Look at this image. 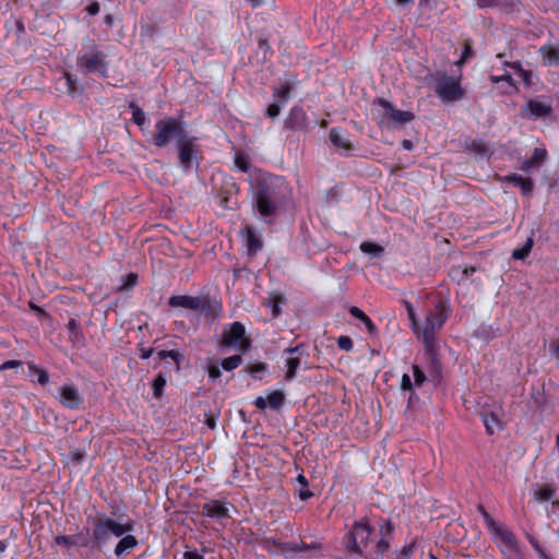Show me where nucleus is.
<instances>
[{"label":"nucleus","mask_w":559,"mask_h":559,"mask_svg":"<svg viewBox=\"0 0 559 559\" xmlns=\"http://www.w3.org/2000/svg\"><path fill=\"white\" fill-rule=\"evenodd\" d=\"M423 340L425 345V350L428 355L436 353L435 348V333H433V324L429 321V323L425 326L423 331Z\"/></svg>","instance_id":"nucleus-31"},{"label":"nucleus","mask_w":559,"mask_h":559,"mask_svg":"<svg viewBox=\"0 0 559 559\" xmlns=\"http://www.w3.org/2000/svg\"><path fill=\"white\" fill-rule=\"evenodd\" d=\"M197 141V136L188 135L176 146L179 165L183 171L198 169L200 166L198 156L200 151Z\"/></svg>","instance_id":"nucleus-8"},{"label":"nucleus","mask_w":559,"mask_h":559,"mask_svg":"<svg viewBox=\"0 0 559 559\" xmlns=\"http://www.w3.org/2000/svg\"><path fill=\"white\" fill-rule=\"evenodd\" d=\"M119 542L117 543L116 547H115V555L120 558L121 556H123L124 554L129 552L130 550H132L133 548H135L139 544L138 539L135 538V536L131 535V534H127V535H123L122 537H119Z\"/></svg>","instance_id":"nucleus-23"},{"label":"nucleus","mask_w":559,"mask_h":559,"mask_svg":"<svg viewBox=\"0 0 559 559\" xmlns=\"http://www.w3.org/2000/svg\"><path fill=\"white\" fill-rule=\"evenodd\" d=\"M72 538L74 547L87 548L91 552H93L91 527L85 526L83 530L72 535Z\"/></svg>","instance_id":"nucleus-24"},{"label":"nucleus","mask_w":559,"mask_h":559,"mask_svg":"<svg viewBox=\"0 0 559 559\" xmlns=\"http://www.w3.org/2000/svg\"><path fill=\"white\" fill-rule=\"evenodd\" d=\"M242 362V356L240 354L229 356L222 359L221 366L225 371H233L239 367Z\"/></svg>","instance_id":"nucleus-46"},{"label":"nucleus","mask_w":559,"mask_h":559,"mask_svg":"<svg viewBox=\"0 0 559 559\" xmlns=\"http://www.w3.org/2000/svg\"><path fill=\"white\" fill-rule=\"evenodd\" d=\"M284 302H285V298L281 295H276V296H271V297L266 298L263 301V305L266 308L271 309L273 319H276L280 317V314L282 312L281 305Z\"/></svg>","instance_id":"nucleus-34"},{"label":"nucleus","mask_w":559,"mask_h":559,"mask_svg":"<svg viewBox=\"0 0 559 559\" xmlns=\"http://www.w3.org/2000/svg\"><path fill=\"white\" fill-rule=\"evenodd\" d=\"M201 314L215 320L221 311L222 305L217 300H213L209 295L200 298V307L198 309Z\"/></svg>","instance_id":"nucleus-15"},{"label":"nucleus","mask_w":559,"mask_h":559,"mask_svg":"<svg viewBox=\"0 0 559 559\" xmlns=\"http://www.w3.org/2000/svg\"><path fill=\"white\" fill-rule=\"evenodd\" d=\"M28 307L32 311H34V313L37 316V318L39 319L40 322H51L52 321L51 316L46 310H44L41 307L36 305L34 301H29Z\"/></svg>","instance_id":"nucleus-50"},{"label":"nucleus","mask_w":559,"mask_h":559,"mask_svg":"<svg viewBox=\"0 0 559 559\" xmlns=\"http://www.w3.org/2000/svg\"><path fill=\"white\" fill-rule=\"evenodd\" d=\"M329 139L337 148L350 152L354 150L352 142L342 133L337 128H332L329 133Z\"/></svg>","instance_id":"nucleus-22"},{"label":"nucleus","mask_w":559,"mask_h":559,"mask_svg":"<svg viewBox=\"0 0 559 559\" xmlns=\"http://www.w3.org/2000/svg\"><path fill=\"white\" fill-rule=\"evenodd\" d=\"M170 307H181L189 310H198L200 307V297L189 295H175L168 299Z\"/></svg>","instance_id":"nucleus-17"},{"label":"nucleus","mask_w":559,"mask_h":559,"mask_svg":"<svg viewBox=\"0 0 559 559\" xmlns=\"http://www.w3.org/2000/svg\"><path fill=\"white\" fill-rule=\"evenodd\" d=\"M283 185L281 177L267 175L255 180L253 188V209L264 218L266 223H272L276 216L284 197L280 189Z\"/></svg>","instance_id":"nucleus-1"},{"label":"nucleus","mask_w":559,"mask_h":559,"mask_svg":"<svg viewBox=\"0 0 559 559\" xmlns=\"http://www.w3.org/2000/svg\"><path fill=\"white\" fill-rule=\"evenodd\" d=\"M114 525L116 528L117 537H122L123 535H127L134 531L135 521L128 519L124 523H121L114 520Z\"/></svg>","instance_id":"nucleus-44"},{"label":"nucleus","mask_w":559,"mask_h":559,"mask_svg":"<svg viewBox=\"0 0 559 559\" xmlns=\"http://www.w3.org/2000/svg\"><path fill=\"white\" fill-rule=\"evenodd\" d=\"M204 416H205L204 425L207 426L212 430L215 429L216 420L219 417V409H215V411L210 409L209 412H204Z\"/></svg>","instance_id":"nucleus-57"},{"label":"nucleus","mask_w":559,"mask_h":559,"mask_svg":"<svg viewBox=\"0 0 559 559\" xmlns=\"http://www.w3.org/2000/svg\"><path fill=\"white\" fill-rule=\"evenodd\" d=\"M155 128L156 132L153 134L151 142L159 148L167 147L174 141L177 146L189 135L186 130V122L171 116L159 119Z\"/></svg>","instance_id":"nucleus-2"},{"label":"nucleus","mask_w":559,"mask_h":559,"mask_svg":"<svg viewBox=\"0 0 559 559\" xmlns=\"http://www.w3.org/2000/svg\"><path fill=\"white\" fill-rule=\"evenodd\" d=\"M105 53L97 51L95 53H84L78 58V64L85 73L98 72L100 75L107 74V62L105 61Z\"/></svg>","instance_id":"nucleus-10"},{"label":"nucleus","mask_w":559,"mask_h":559,"mask_svg":"<svg viewBox=\"0 0 559 559\" xmlns=\"http://www.w3.org/2000/svg\"><path fill=\"white\" fill-rule=\"evenodd\" d=\"M526 538L534 548V550L537 552L539 559H550L551 557L546 554V551L540 546L539 542L531 534H526Z\"/></svg>","instance_id":"nucleus-53"},{"label":"nucleus","mask_w":559,"mask_h":559,"mask_svg":"<svg viewBox=\"0 0 559 559\" xmlns=\"http://www.w3.org/2000/svg\"><path fill=\"white\" fill-rule=\"evenodd\" d=\"M373 531L374 528L369 525L367 520L355 522L344 535L342 544L348 552L369 558L370 555L365 549L368 547L369 537Z\"/></svg>","instance_id":"nucleus-4"},{"label":"nucleus","mask_w":559,"mask_h":559,"mask_svg":"<svg viewBox=\"0 0 559 559\" xmlns=\"http://www.w3.org/2000/svg\"><path fill=\"white\" fill-rule=\"evenodd\" d=\"M372 106L381 107L382 111L378 114V124L380 127H388L394 129H401L406 123L412 122L415 119V114L409 110L396 109L392 103L383 97H377L372 102Z\"/></svg>","instance_id":"nucleus-5"},{"label":"nucleus","mask_w":559,"mask_h":559,"mask_svg":"<svg viewBox=\"0 0 559 559\" xmlns=\"http://www.w3.org/2000/svg\"><path fill=\"white\" fill-rule=\"evenodd\" d=\"M284 103H280V99H276V102L270 104L267 106V108L265 109V117L267 118H271V119H275L280 116L281 114V108H282V105Z\"/></svg>","instance_id":"nucleus-56"},{"label":"nucleus","mask_w":559,"mask_h":559,"mask_svg":"<svg viewBox=\"0 0 559 559\" xmlns=\"http://www.w3.org/2000/svg\"><path fill=\"white\" fill-rule=\"evenodd\" d=\"M55 544L70 550L74 547L72 535H58L55 537Z\"/></svg>","instance_id":"nucleus-58"},{"label":"nucleus","mask_w":559,"mask_h":559,"mask_svg":"<svg viewBox=\"0 0 559 559\" xmlns=\"http://www.w3.org/2000/svg\"><path fill=\"white\" fill-rule=\"evenodd\" d=\"M414 385L415 384L412 382L411 377L407 373H404L401 380V390L403 392H409L408 404L412 403V396L415 395Z\"/></svg>","instance_id":"nucleus-51"},{"label":"nucleus","mask_w":559,"mask_h":559,"mask_svg":"<svg viewBox=\"0 0 559 559\" xmlns=\"http://www.w3.org/2000/svg\"><path fill=\"white\" fill-rule=\"evenodd\" d=\"M359 248L364 253L372 257H381L384 253V248L372 241H364Z\"/></svg>","instance_id":"nucleus-41"},{"label":"nucleus","mask_w":559,"mask_h":559,"mask_svg":"<svg viewBox=\"0 0 559 559\" xmlns=\"http://www.w3.org/2000/svg\"><path fill=\"white\" fill-rule=\"evenodd\" d=\"M261 545L265 550H267L272 555H284L286 557H294L299 551L318 550L321 548V545L319 543H282L274 537L263 538Z\"/></svg>","instance_id":"nucleus-7"},{"label":"nucleus","mask_w":559,"mask_h":559,"mask_svg":"<svg viewBox=\"0 0 559 559\" xmlns=\"http://www.w3.org/2000/svg\"><path fill=\"white\" fill-rule=\"evenodd\" d=\"M449 276L452 281H455L457 284L464 282L462 265L452 266L449 271Z\"/></svg>","instance_id":"nucleus-63"},{"label":"nucleus","mask_w":559,"mask_h":559,"mask_svg":"<svg viewBox=\"0 0 559 559\" xmlns=\"http://www.w3.org/2000/svg\"><path fill=\"white\" fill-rule=\"evenodd\" d=\"M523 109L526 116L533 120L548 117L552 112V106L550 102H542L533 98L527 99Z\"/></svg>","instance_id":"nucleus-13"},{"label":"nucleus","mask_w":559,"mask_h":559,"mask_svg":"<svg viewBox=\"0 0 559 559\" xmlns=\"http://www.w3.org/2000/svg\"><path fill=\"white\" fill-rule=\"evenodd\" d=\"M296 84L295 79L281 81L277 86L273 87V96L280 99V103H286L290 98V92Z\"/></svg>","instance_id":"nucleus-25"},{"label":"nucleus","mask_w":559,"mask_h":559,"mask_svg":"<svg viewBox=\"0 0 559 559\" xmlns=\"http://www.w3.org/2000/svg\"><path fill=\"white\" fill-rule=\"evenodd\" d=\"M66 84H67V92L72 97H79L82 95L84 88L81 84H79V81L75 75L66 72L64 73Z\"/></svg>","instance_id":"nucleus-29"},{"label":"nucleus","mask_w":559,"mask_h":559,"mask_svg":"<svg viewBox=\"0 0 559 559\" xmlns=\"http://www.w3.org/2000/svg\"><path fill=\"white\" fill-rule=\"evenodd\" d=\"M284 129L294 132H307L310 129V121L301 106L295 105L290 108L284 120Z\"/></svg>","instance_id":"nucleus-11"},{"label":"nucleus","mask_w":559,"mask_h":559,"mask_svg":"<svg viewBox=\"0 0 559 559\" xmlns=\"http://www.w3.org/2000/svg\"><path fill=\"white\" fill-rule=\"evenodd\" d=\"M477 509L479 513L483 515L484 521L487 524V527L493 532L500 525V523L495 521V519L486 511L483 504H479Z\"/></svg>","instance_id":"nucleus-52"},{"label":"nucleus","mask_w":559,"mask_h":559,"mask_svg":"<svg viewBox=\"0 0 559 559\" xmlns=\"http://www.w3.org/2000/svg\"><path fill=\"white\" fill-rule=\"evenodd\" d=\"M429 372L431 381L439 383L442 374V364L437 356V353L429 355Z\"/></svg>","instance_id":"nucleus-30"},{"label":"nucleus","mask_w":559,"mask_h":559,"mask_svg":"<svg viewBox=\"0 0 559 559\" xmlns=\"http://www.w3.org/2000/svg\"><path fill=\"white\" fill-rule=\"evenodd\" d=\"M27 368H28V376L32 378L37 377L36 381L40 385L44 386L49 382V373L45 368L34 364L33 361L27 362Z\"/></svg>","instance_id":"nucleus-28"},{"label":"nucleus","mask_w":559,"mask_h":559,"mask_svg":"<svg viewBox=\"0 0 559 559\" xmlns=\"http://www.w3.org/2000/svg\"><path fill=\"white\" fill-rule=\"evenodd\" d=\"M412 370L414 376V384L416 386H421L427 380L425 372L420 369L418 365H413Z\"/></svg>","instance_id":"nucleus-60"},{"label":"nucleus","mask_w":559,"mask_h":559,"mask_svg":"<svg viewBox=\"0 0 559 559\" xmlns=\"http://www.w3.org/2000/svg\"><path fill=\"white\" fill-rule=\"evenodd\" d=\"M56 399L70 409H79L83 404V397L73 384H64L58 388Z\"/></svg>","instance_id":"nucleus-12"},{"label":"nucleus","mask_w":559,"mask_h":559,"mask_svg":"<svg viewBox=\"0 0 559 559\" xmlns=\"http://www.w3.org/2000/svg\"><path fill=\"white\" fill-rule=\"evenodd\" d=\"M547 158V151L545 148L535 147L531 158L523 162L521 170L527 171L532 167L539 166Z\"/></svg>","instance_id":"nucleus-27"},{"label":"nucleus","mask_w":559,"mask_h":559,"mask_svg":"<svg viewBox=\"0 0 559 559\" xmlns=\"http://www.w3.org/2000/svg\"><path fill=\"white\" fill-rule=\"evenodd\" d=\"M296 481L300 485V488H301L298 492V497L300 500L306 501V500L310 499L311 497H313V492L308 489V486H309L308 479L302 474H299L296 477Z\"/></svg>","instance_id":"nucleus-45"},{"label":"nucleus","mask_w":559,"mask_h":559,"mask_svg":"<svg viewBox=\"0 0 559 559\" xmlns=\"http://www.w3.org/2000/svg\"><path fill=\"white\" fill-rule=\"evenodd\" d=\"M557 487L555 484L534 485V498L538 502L552 500L556 496Z\"/></svg>","instance_id":"nucleus-21"},{"label":"nucleus","mask_w":559,"mask_h":559,"mask_svg":"<svg viewBox=\"0 0 559 559\" xmlns=\"http://www.w3.org/2000/svg\"><path fill=\"white\" fill-rule=\"evenodd\" d=\"M128 107L132 110V121L139 126L141 130H143V127L146 121V116L144 111L136 105L135 102L131 100L128 105Z\"/></svg>","instance_id":"nucleus-37"},{"label":"nucleus","mask_w":559,"mask_h":559,"mask_svg":"<svg viewBox=\"0 0 559 559\" xmlns=\"http://www.w3.org/2000/svg\"><path fill=\"white\" fill-rule=\"evenodd\" d=\"M416 547V542H412L405 545L401 550H395L393 552L394 559H411Z\"/></svg>","instance_id":"nucleus-47"},{"label":"nucleus","mask_w":559,"mask_h":559,"mask_svg":"<svg viewBox=\"0 0 559 559\" xmlns=\"http://www.w3.org/2000/svg\"><path fill=\"white\" fill-rule=\"evenodd\" d=\"M474 57H475V52H474L472 46L468 43H465L464 46H463L461 58H460L459 61H456V64L457 66H462V64L466 63L469 59H472Z\"/></svg>","instance_id":"nucleus-59"},{"label":"nucleus","mask_w":559,"mask_h":559,"mask_svg":"<svg viewBox=\"0 0 559 559\" xmlns=\"http://www.w3.org/2000/svg\"><path fill=\"white\" fill-rule=\"evenodd\" d=\"M348 312L350 313L352 317L360 320L362 322V324H365L368 333L372 336V337H378L379 335V330L378 328L376 326V324L372 322V320L358 307L356 306H352L348 310Z\"/></svg>","instance_id":"nucleus-20"},{"label":"nucleus","mask_w":559,"mask_h":559,"mask_svg":"<svg viewBox=\"0 0 559 559\" xmlns=\"http://www.w3.org/2000/svg\"><path fill=\"white\" fill-rule=\"evenodd\" d=\"M543 52V58L549 64H559V50L554 48H548L546 46L540 48Z\"/></svg>","instance_id":"nucleus-48"},{"label":"nucleus","mask_w":559,"mask_h":559,"mask_svg":"<svg viewBox=\"0 0 559 559\" xmlns=\"http://www.w3.org/2000/svg\"><path fill=\"white\" fill-rule=\"evenodd\" d=\"M85 456H86V452H85V450H82V449L71 450L68 454L69 460L74 465H81L83 463V461L85 460Z\"/></svg>","instance_id":"nucleus-55"},{"label":"nucleus","mask_w":559,"mask_h":559,"mask_svg":"<svg viewBox=\"0 0 559 559\" xmlns=\"http://www.w3.org/2000/svg\"><path fill=\"white\" fill-rule=\"evenodd\" d=\"M436 93L442 102H455L464 96V90L461 86V76L454 78L447 73L437 81Z\"/></svg>","instance_id":"nucleus-9"},{"label":"nucleus","mask_w":559,"mask_h":559,"mask_svg":"<svg viewBox=\"0 0 559 559\" xmlns=\"http://www.w3.org/2000/svg\"><path fill=\"white\" fill-rule=\"evenodd\" d=\"M390 548V540L382 536L376 544V551L374 555L377 556L376 559L379 557L382 558L383 555L389 550Z\"/></svg>","instance_id":"nucleus-54"},{"label":"nucleus","mask_w":559,"mask_h":559,"mask_svg":"<svg viewBox=\"0 0 559 559\" xmlns=\"http://www.w3.org/2000/svg\"><path fill=\"white\" fill-rule=\"evenodd\" d=\"M219 348H236L239 349L241 354H246L250 350L251 340L247 337L246 328L241 322L235 321L225 325L222 333Z\"/></svg>","instance_id":"nucleus-6"},{"label":"nucleus","mask_w":559,"mask_h":559,"mask_svg":"<svg viewBox=\"0 0 559 559\" xmlns=\"http://www.w3.org/2000/svg\"><path fill=\"white\" fill-rule=\"evenodd\" d=\"M202 515L212 519H224L228 518V510L224 503L218 500H211L203 504Z\"/></svg>","instance_id":"nucleus-16"},{"label":"nucleus","mask_w":559,"mask_h":559,"mask_svg":"<svg viewBox=\"0 0 559 559\" xmlns=\"http://www.w3.org/2000/svg\"><path fill=\"white\" fill-rule=\"evenodd\" d=\"M267 370V364L259 361L254 365H247L245 371L248 372L253 379L262 380L263 374Z\"/></svg>","instance_id":"nucleus-38"},{"label":"nucleus","mask_w":559,"mask_h":559,"mask_svg":"<svg viewBox=\"0 0 559 559\" xmlns=\"http://www.w3.org/2000/svg\"><path fill=\"white\" fill-rule=\"evenodd\" d=\"M480 416L489 436L493 435L496 429L503 428L501 420L493 412L485 411L480 413Z\"/></svg>","instance_id":"nucleus-26"},{"label":"nucleus","mask_w":559,"mask_h":559,"mask_svg":"<svg viewBox=\"0 0 559 559\" xmlns=\"http://www.w3.org/2000/svg\"><path fill=\"white\" fill-rule=\"evenodd\" d=\"M498 331L499 329H496L490 324H481L475 330L474 335L477 338L489 342L498 336Z\"/></svg>","instance_id":"nucleus-32"},{"label":"nucleus","mask_w":559,"mask_h":559,"mask_svg":"<svg viewBox=\"0 0 559 559\" xmlns=\"http://www.w3.org/2000/svg\"><path fill=\"white\" fill-rule=\"evenodd\" d=\"M88 522L92 524L93 554L104 552L110 543L111 536L117 537L114 519L103 512H98L94 518H88Z\"/></svg>","instance_id":"nucleus-3"},{"label":"nucleus","mask_w":559,"mask_h":559,"mask_svg":"<svg viewBox=\"0 0 559 559\" xmlns=\"http://www.w3.org/2000/svg\"><path fill=\"white\" fill-rule=\"evenodd\" d=\"M502 13H519L523 10L521 0H498L497 7Z\"/></svg>","instance_id":"nucleus-33"},{"label":"nucleus","mask_w":559,"mask_h":559,"mask_svg":"<svg viewBox=\"0 0 559 559\" xmlns=\"http://www.w3.org/2000/svg\"><path fill=\"white\" fill-rule=\"evenodd\" d=\"M167 380L164 373L159 372L152 381L153 395L156 399H159L166 386Z\"/></svg>","instance_id":"nucleus-43"},{"label":"nucleus","mask_w":559,"mask_h":559,"mask_svg":"<svg viewBox=\"0 0 559 559\" xmlns=\"http://www.w3.org/2000/svg\"><path fill=\"white\" fill-rule=\"evenodd\" d=\"M508 182H512L521 189L524 197L530 198L534 191V181L518 174H510L506 177Z\"/></svg>","instance_id":"nucleus-18"},{"label":"nucleus","mask_w":559,"mask_h":559,"mask_svg":"<svg viewBox=\"0 0 559 559\" xmlns=\"http://www.w3.org/2000/svg\"><path fill=\"white\" fill-rule=\"evenodd\" d=\"M501 82H503V88L501 91L502 94L512 95L519 92L515 81L513 80L511 73L504 72L500 75Z\"/></svg>","instance_id":"nucleus-39"},{"label":"nucleus","mask_w":559,"mask_h":559,"mask_svg":"<svg viewBox=\"0 0 559 559\" xmlns=\"http://www.w3.org/2000/svg\"><path fill=\"white\" fill-rule=\"evenodd\" d=\"M465 148L479 155H484L488 152V148L484 143L472 139L465 141Z\"/></svg>","instance_id":"nucleus-49"},{"label":"nucleus","mask_w":559,"mask_h":559,"mask_svg":"<svg viewBox=\"0 0 559 559\" xmlns=\"http://www.w3.org/2000/svg\"><path fill=\"white\" fill-rule=\"evenodd\" d=\"M493 533L499 537L500 542L506 546V548L514 554L519 551V546L516 543V538L514 534L503 527L501 524L493 531Z\"/></svg>","instance_id":"nucleus-19"},{"label":"nucleus","mask_w":559,"mask_h":559,"mask_svg":"<svg viewBox=\"0 0 559 559\" xmlns=\"http://www.w3.org/2000/svg\"><path fill=\"white\" fill-rule=\"evenodd\" d=\"M531 399L533 400L534 406L538 409H544L546 404V397L544 395V390L539 391H533L531 394Z\"/></svg>","instance_id":"nucleus-61"},{"label":"nucleus","mask_w":559,"mask_h":559,"mask_svg":"<svg viewBox=\"0 0 559 559\" xmlns=\"http://www.w3.org/2000/svg\"><path fill=\"white\" fill-rule=\"evenodd\" d=\"M123 280V283L119 289L129 290L133 288L138 283V274L136 273H129L126 276L121 277Z\"/></svg>","instance_id":"nucleus-62"},{"label":"nucleus","mask_w":559,"mask_h":559,"mask_svg":"<svg viewBox=\"0 0 559 559\" xmlns=\"http://www.w3.org/2000/svg\"><path fill=\"white\" fill-rule=\"evenodd\" d=\"M300 358L299 357H289L286 360V373H285V380L292 381L296 378L297 370L300 367Z\"/></svg>","instance_id":"nucleus-42"},{"label":"nucleus","mask_w":559,"mask_h":559,"mask_svg":"<svg viewBox=\"0 0 559 559\" xmlns=\"http://www.w3.org/2000/svg\"><path fill=\"white\" fill-rule=\"evenodd\" d=\"M286 402L285 393L281 390H274L267 395V406L274 411H280Z\"/></svg>","instance_id":"nucleus-35"},{"label":"nucleus","mask_w":559,"mask_h":559,"mask_svg":"<svg viewBox=\"0 0 559 559\" xmlns=\"http://www.w3.org/2000/svg\"><path fill=\"white\" fill-rule=\"evenodd\" d=\"M67 329L70 332L69 338L74 345L83 342L84 336H83L82 330L80 329V324L75 319H73V318L69 319Z\"/></svg>","instance_id":"nucleus-36"},{"label":"nucleus","mask_w":559,"mask_h":559,"mask_svg":"<svg viewBox=\"0 0 559 559\" xmlns=\"http://www.w3.org/2000/svg\"><path fill=\"white\" fill-rule=\"evenodd\" d=\"M533 245H534V239L532 237H528L526 239L525 243L521 248L513 250L512 258L514 260L524 261L528 257L530 252L532 251Z\"/></svg>","instance_id":"nucleus-40"},{"label":"nucleus","mask_w":559,"mask_h":559,"mask_svg":"<svg viewBox=\"0 0 559 559\" xmlns=\"http://www.w3.org/2000/svg\"><path fill=\"white\" fill-rule=\"evenodd\" d=\"M337 346L345 352H349L353 349L354 343L349 336L342 335L337 338Z\"/></svg>","instance_id":"nucleus-64"},{"label":"nucleus","mask_w":559,"mask_h":559,"mask_svg":"<svg viewBox=\"0 0 559 559\" xmlns=\"http://www.w3.org/2000/svg\"><path fill=\"white\" fill-rule=\"evenodd\" d=\"M242 238L246 241L247 254L250 258L257 255V253L263 248V241L257 234L255 228L251 225H247L240 231Z\"/></svg>","instance_id":"nucleus-14"}]
</instances>
